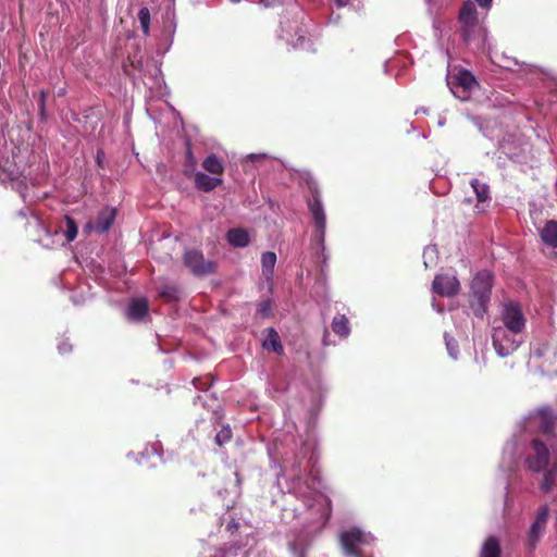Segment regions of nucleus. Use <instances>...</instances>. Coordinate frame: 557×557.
Here are the masks:
<instances>
[{
	"label": "nucleus",
	"mask_w": 557,
	"mask_h": 557,
	"mask_svg": "<svg viewBox=\"0 0 557 557\" xmlns=\"http://www.w3.org/2000/svg\"><path fill=\"white\" fill-rule=\"evenodd\" d=\"M541 239L549 247L557 248V221L549 220L540 231Z\"/></svg>",
	"instance_id": "obj_16"
},
{
	"label": "nucleus",
	"mask_w": 557,
	"mask_h": 557,
	"mask_svg": "<svg viewBox=\"0 0 557 557\" xmlns=\"http://www.w3.org/2000/svg\"><path fill=\"white\" fill-rule=\"evenodd\" d=\"M482 8H488L493 0H475Z\"/></svg>",
	"instance_id": "obj_36"
},
{
	"label": "nucleus",
	"mask_w": 557,
	"mask_h": 557,
	"mask_svg": "<svg viewBox=\"0 0 557 557\" xmlns=\"http://www.w3.org/2000/svg\"><path fill=\"white\" fill-rule=\"evenodd\" d=\"M432 287L437 295L451 297L458 294L460 284L454 275L438 274L434 277Z\"/></svg>",
	"instance_id": "obj_10"
},
{
	"label": "nucleus",
	"mask_w": 557,
	"mask_h": 557,
	"mask_svg": "<svg viewBox=\"0 0 557 557\" xmlns=\"http://www.w3.org/2000/svg\"><path fill=\"white\" fill-rule=\"evenodd\" d=\"M148 301L145 298H135L128 304L126 315L131 321H141L148 314Z\"/></svg>",
	"instance_id": "obj_13"
},
{
	"label": "nucleus",
	"mask_w": 557,
	"mask_h": 557,
	"mask_svg": "<svg viewBox=\"0 0 557 557\" xmlns=\"http://www.w3.org/2000/svg\"><path fill=\"white\" fill-rule=\"evenodd\" d=\"M479 557H502L500 541L495 535H490L483 542Z\"/></svg>",
	"instance_id": "obj_15"
},
{
	"label": "nucleus",
	"mask_w": 557,
	"mask_h": 557,
	"mask_svg": "<svg viewBox=\"0 0 557 557\" xmlns=\"http://www.w3.org/2000/svg\"><path fill=\"white\" fill-rule=\"evenodd\" d=\"M116 216V211L113 208H103L97 215L94 222V228L99 233H106L112 226Z\"/></svg>",
	"instance_id": "obj_14"
},
{
	"label": "nucleus",
	"mask_w": 557,
	"mask_h": 557,
	"mask_svg": "<svg viewBox=\"0 0 557 557\" xmlns=\"http://www.w3.org/2000/svg\"><path fill=\"white\" fill-rule=\"evenodd\" d=\"M492 286L493 274L490 271H481L472 280L469 302L473 313L479 318L487 311Z\"/></svg>",
	"instance_id": "obj_2"
},
{
	"label": "nucleus",
	"mask_w": 557,
	"mask_h": 557,
	"mask_svg": "<svg viewBox=\"0 0 557 557\" xmlns=\"http://www.w3.org/2000/svg\"><path fill=\"white\" fill-rule=\"evenodd\" d=\"M294 37L295 38L288 40L293 49L297 50L312 47L311 38L307 36V32L302 28H299Z\"/></svg>",
	"instance_id": "obj_22"
},
{
	"label": "nucleus",
	"mask_w": 557,
	"mask_h": 557,
	"mask_svg": "<svg viewBox=\"0 0 557 557\" xmlns=\"http://www.w3.org/2000/svg\"><path fill=\"white\" fill-rule=\"evenodd\" d=\"M138 21L140 23L143 33L145 35L149 34V26H150V12L148 8L144 7L138 12Z\"/></svg>",
	"instance_id": "obj_29"
},
{
	"label": "nucleus",
	"mask_w": 557,
	"mask_h": 557,
	"mask_svg": "<svg viewBox=\"0 0 557 557\" xmlns=\"http://www.w3.org/2000/svg\"><path fill=\"white\" fill-rule=\"evenodd\" d=\"M349 321L344 314H338L334 317L332 321V330L335 334L345 337L349 334Z\"/></svg>",
	"instance_id": "obj_23"
},
{
	"label": "nucleus",
	"mask_w": 557,
	"mask_h": 557,
	"mask_svg": "<svg viewBox=\"0 0 557 557\" xmlns=\"http://www.w3.org/2000/svg\"><path fill=\"white\" fill-rule=\"evenodd\" d=\"M447 84L456 98L466 101L478 82L470 71L462 69L449 76Z\"/></svg>",
	"instance_id": "obj_4"
},
{
	"label": "nucleus",
	"mask_w": 557,
	"mask_h": 557,
	"mask_svg": "<svg viewBox=\"0 0 557 557\" xmlns=\"http://www.w3.org/2000/svg\"><path fill=\"white\" fill-rule=\"evenodd\" d=\"M66 230L64 232L65 238L69 243L73 242L77 236V225L73 218L65 215L64 218Z\"/></svg>",
	"instance_id": "obj_28"
},
{
	"label": "nucleus",
	"mask_w": 557,
	"mask_h": 557,
	"mask_svg": "<svg viewBox=\"0 0 557 557\" xmlns=\"http://www.w3.org/2000/svg\"><path fill=\"white\" fill-rule=\"evenodd\" d=\"M226 239L234 247H246L249 245V234L244 228H232L226 233Z\"/></svg>",
	"instance_id": "obj_18"
},
{
	"label": "nucleus",
	"mask_w": 557,
	"mask_h": 557,
	"mask_svg": "<svg viewBox=\"0 0 557 557\" xmlns=\"http://www.w3.org/2000/svg\"><path fill=\"white\" fill-rule=\"evenodd\" d=\"M49 97V92L47 90H41L39 94V101H38V111H44V107H46V101Z\"/></svg>",
	"instance_id": "obj_33"
},
{
	"label": "nucleus",
	"mask_w": 557,
	"mask_h": 557,
	"mask_svg": "<svg viewBox=\"0 0 557 557\" xmlns=\"http://www.w3.org/2000/svg\"><path fill=\"white\" fill-rule=\"evenodd\" d=\"M548 507L546 505L539 508L535 520L531 524L528 533V547L530 549H534L543 536L548 520Z\"/></svg>",
	"instance_id": "obj_9"
},
{
	"label": "nucleus",
	"mask_w": 557,
	"mask_h": 557,
	"mask_svg": "<svg viewBox=\"0 0 557 557\" xmlns=\"http://www.w3.org/2000/svg\"><path fill=\"white\" fill-rule=\"evenodd\" d=\"M191 176H194L195 187L198 190L205 191V193L212 191L213 189H215L219 185H221L223 183L222 177H215V176L211 177L200 171H195Z\"/></svg>",
	"instance_id": "obj_12"
},
{
	"label": "nucleus",
	"mask_w": 557,
	"mask_h": 557,
	"mask_svg": "<svg viewBox=\"0 0 557 557\" xmlns=\"http://www.w3.org/2000/svg\"><path fill=\"white\" fill-rule=\"evenodd\" d=\"M471 186L476 195L479 202H483L488 199L490 187L485 183H482L475 178L471 181Z\"/></svg>",
	"instance_id": "obj_27"
},
{
	"label": "nucleus",
	"mask_w": 557,
	"mask_h": 557,
	"mask_svg": "<svg viewBox=\"0 0 557 557\" xmlns=\"http://www.w3.org/2000/svg\"><path fill=\"white\" fill-rule=\"evenodd\" d=\"M193 385L198 389H208L210 386V383H208V380H203L201 377H196L193 380Z\"/></svg>",
	"instance_id": "obj_32"
},
{
	"label": "nucleus",
	"mask_w": 557,
	"mask_h": 557,
	"mask_svg": "<svg viewBox=\"0 0 557 557\" xmlns=\"http://www.w3.org/2000/svg\"><path fill=\"white\" fill-rule=\"evenodd\" d=\"M502 321L504 329L518 335L525 327V318L518 302L509 301L503 306Z\"/></svg>",
	"instance_id": "obj_7"
},
{
	"label": "nucleus",
	"mask_w": 557,
	"mask_h": 557,
	"mask_svg": "<svg viewBox=\"0 0 557 557\" xmlns=\"http://www.w3.org/2000/svg\"><path fill=\"white\" fill-rule=\"evenodd\" d=\"M320 498L323 500V505L325 507V517H324V522L323 524L329 520L330 516H331V500L322 495H320Z\"/></svg>",
	"instance_id": "obj_34"
},
{
	"label": "nucleus",
	"mask_w": 557,
	"mask_h": 557,
	"mask_svg": "<svg viewBox=\"0 0 557 557\" xmlns=\"http://www.w3.org/2000/svg\"><path fill=\"white\" fill-rule=\"evenodd\" d=\"M270 311H271V301L270 300H264L259 304L258 313L260 315L268 317L270 314Z\"/></svg>",
	"instance_id": "obj_31"
},
{
	"label": "nucleus",
	"mask_w": 557,
	"mask_h": 557,
	"mask_svg": "<svg viewBox=\"0 0 557 557\" xmlns=\"http://www.w3.org/2000/svg\"><path fill=\"white\" fill-rule=\"evenodd\" d=\"M202 168L212 175H216L215 177H221L224 172V163L221 159H219L214 153L209 154L202 161Z\"/></svg>",
	"instance_id": "obj_19"
},
{
	"label": "nucleus",
	"mask_w": 557,
	"mask_h": 557,
	"mask_svg": "<svg viewBox=\"0 0 557 557\" xmlns=\"http://www.w3.org/2000/svg\"><path fill=\"white\" fill-rule=\"evenodd\" d=\"M335 1L338 7H345L349 3L350 0H335Z\"/></svg>",
	"instance_id": "obj_37"
},
{
	"label": "nucleus",
	"mask_w": 557,
	"mask_h": 557,
	"mask_svg": "<svg viewBox=\"0 0 557 557\" xmlns=\"http://www.w3.org/2000/svg\"><path fill=\"white\" fill-rule=\"evenodd\" d=\"M262 346L264 349L273 351L278 356L284 355V347L282 345L281 337L273 327L268 330V336L264 339Z\"/></svg>",
	"instance_id": "obj_17"
},
{
	"label": "nucleus",
	"mask_w": 557,
	"mask_h": 557,
	"mask_svg": "<svg viewBox=\"0 0 557 557\" xmlns=\"http://www.w3.org/2000/svg\"><path fill=\"white\" fill-rule=\"evenodd\" d=\"M232 430L228 425L223 426L215 435V443L223 446L232 440Z\"/></svg>",
	"instance_id": "obj_30"
},
{
	"label": "nucleus",
	"mask_w": 557,
	"mask_h": 557,
	"mask_svg": "<svg viewBox=\"0 0 557 557\" xmlns=\"http://www.w3.org/2000/svg\"><path fill=\"white\" fill-rule=\"evenodd\" d=\"M458 21L462 23H479L478 13L474 4L471 1H466L459 11Z\"/></svg>",
	"instance_id": "obj_20"
},
{
	"label": "nucleus",
	"mask_w": 557,
	"mask_h": 557,
	"mask_svg": "<svg viewBox=\"0 0 557 557\" xmlns=\"http://www.w3.org/2000/svg\"><path fill=\"white\" fill-rule=\"evenodd\" d=\"M307 185L311 193V199L308 201V208L313 218L314 225L320 234V237L323 238L326 228V218L321 200L320 189L318 183L312 178L307 181Z\"/></svg>",
	"instance_id": "obj_5"
},
{
	"label": "nucleus",
	"mask_w": 557,
	"mask_h": 557,
	"mask_svg": "<svg viewBox=\"0 0 557 557\" xmlns=\"http://www.w3.org/2000/svg\"><path fill=\"white\" fill-rule=\"evenodd\" d=\"M460 36L465 44H471L480 33L479 23H462L460 24Z\"/></svg>",
	"instance_id": "obj_21"
},
{
	"label": "nucleus",
	"mask_w": 557,
	"mask_h": 557,
	"mask_svg": "<svg viewBox=\"0 0 557 557\" xmlns=\"http://www.w3.org/2000/svg\"><path fill=\"white\" fill-rule=\"evenodd\" d=\"M524 465L532 472L544 473L540 487L557 485V443L533 435L525 448Z\"/></svg>",
	"instance_id": "obj_1"
},
{
	"label": "nucleus",
	"mask_w": 557,
	"mask_h": 557,
	"mask_svg": "<svg viewBox=\"0 0 557 557\" xmlns=\"http://www.w3.org/2000/svg\"><path fill=\"white\" fill-rule=\"evenodd\" d=\"M531 421L535 423L536 431L533 435H540L544 440L557 443V413L549 406H543L535 410L531 417Z\"/></svg>",
	"instance_id": "obj_3"
},
{
	"label": "nucleus",
	"mask_w": 557,
	"mask_h": 557,
	"mask_svg": "<svg viewBox=\"0 0 557 557\" xmlns=\"http://www.w3.org/2000/svg\"><path fill=\"white\" fill-rule=\"evenodd\" d=\"M492 341L496 354L502 358L512 355L520 346L516 335L502 326L493 329Z\"/></svg>",
	"instance_id": "obj_8"
},
{
	"label": "nucleus",
	"mask_w": 557,
	"mask_h": 557,
	"mask_svg": "<svg viewBox=\"0 0 557 557\" xmlns=\"http://www.w3.org/2000/svg\"><path fill=\"white\" fill-rule=\"evenodd\" d=\"M103 157H104V152L102 150H98L97 151V156H96V161H97V164L102 168L103 166Z\"/></svg>",
	"instance_id": "obj_35"
},
{
	"label": "nucleus",
	"mask_w": 557,
	"mask_h": 557,
	"mask_svg": "<svg viewBox=\"0 0 557 557\" xmlns=\"http://www.w3.org/2000/svg\"><path fill=\"white\" fill-rule=\"evenodd\" d=\"M276 263V255L272 251H267L262 253L261 264H262V273L267 278H270L273 274L274 267Z\"/></svg>",
	"instance_id": "obj_24"
},
{
	"label": "nucleus",
	"mask_w": 557,
	"mask_h": 557,
	"mask_svg": "<svg viewBox=\"0 0 557 557\" xmlns=\"http://www.w3.org/2000/svg\"><path fill=\"white\" fill-rule=\"evenodd\" d=\"M197 161L194 156L191 144L189 141L186 143V153H185V169L184 175L190 177L193 173L196 171Z\"/></svg>",
	"instance_id": "obj_26"
},
{
	"label": "nucleus",
	"mask_w": 557,
	"mask_h": 557,
	"mask_svg": "<svg viewBox=\"0 0 557 557\" xmlns=\"http://www.w3.org/2000/svg\"><path fill=\"white\" fill-rule=\"evenodd\" d=\"M364 535L359 529H351L342 533L341 543L345 552L350 556H360L361 550L358 548V544L363 543Z\"/></svg>",
	"instance_id": "obj_11"
},
{
	"label": "nucleus",
	"mask_w": 557,
	"mask_h": 557,
	"mask_svg": "<svg viewBox=\"0 0 557 557\" xmlns=\"http://www.w3.org/2000/svg\"><path fill=\"white\" fill-rule=\"evenodd\" d=\"M180 295L181 290L174 284H164L159 288V296L166 301L178 300Z\"/></svg>",
	"instance_id": "obj_25"
},
{
	"label": "nucleus",
	"mask_w": 557,
	"mask_h": 557,
	"mask_svg": "<svg viewBox=\"0 0 557 557\" xmlns=\"http://www.w3.org/2000/svg\"><path fill=\"white\" fill-rule=\"evenodd\" d=\"M64 94V90L59 91V96H62Z\"/></svg>",
	"instance_id": "obj_39"
},
{
	"label": "nucleus",
	"mask_w": 557,
	"mask_h": 557,
	"mask_svg": "<svg viewBox=\"0 0 557 557\" xmlns=\"http://www.w3.org/2000/svg\"><path fill=\"white\" fill-rule=\"evenodd\" d=\"M183 262L198 277L213 274L216 271V263L206 260L202 252L196 249L187 250L183 256Z\"/></svg>",
	"instance_id": "obj_6"
},
{
	"label": "nucleus",
	"mask_w": 557,
	"mask_h": 557,
	"mask_svg": "<svg viewBox=\"0 0 557 557\" xmlns=\"http://www.w3.org/2000/svg\"><path fill=\"white\" fill-rule=\"evenodd\" d=\"M39 115H40V119H41L42 121H45V120H46V117H47L46 107H44V111H39Z\"/></svg>",
	"instance_id": "obj_38"
}]
</instances>
